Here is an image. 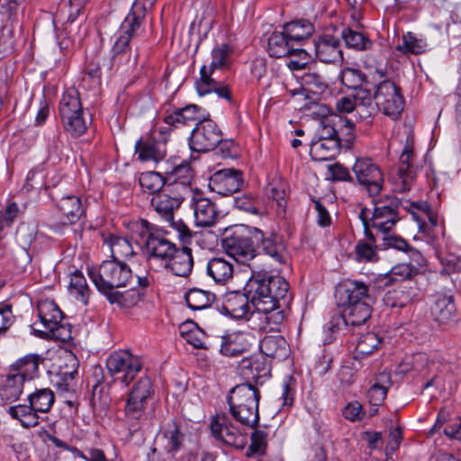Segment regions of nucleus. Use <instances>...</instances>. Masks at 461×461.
<instances>
[{"instance_id":"nucleus-1","label":"nucleus","mask_w":461,"mask_h":461,"mask_svg":"<svg viewBox=\"0 0 461 461\" xmlns=\"http://www.w3.org/2000/svg\"><path fill=\"white\" fill-rule=\"evenodd\" d=\"M88 275L96 289L111 303L125 308L140 302L144 296L142 290L150 285L147 276L133 275L122 260H104L98 267L89 268Z\"/></svg>"},{"instance_id":"nucleus-2","label":"nucleus","mask_w":461,"mask_h":461,"mask_svg":"<svg viewBox=\"0 0 461 461\" xmlns=\"http://www.w3.org/2000/svg\"><path fill=\"white\" fill-rule=\"evenodd\" d=\"M250 302L269 330H278L285 320L281 306L289 303V284L280 276L253 278L249 284Z\"/></svg>"},{"instance_id":"nucleus-3","label":"nucleus","mask_w":461,"mask_h":461,"mask_svg":"<svg viewBox=\"0 0 461 461\" xmlns=\"http://www.w3.org/2000/svg\"><path fill=\"white\" fill-rule=\"evenodd\" d=\"M360 102L358 118L366 123H371L374 115L381 110L385 115L397 119L404 107L403 97L399 87L390 80H384L370 89H359L357 95Z\"/></svg>"},{"instance_id":"nucleus-4","label":"nucleus","mask_w":461,"mask_h":461,"mask_svg":"<svg viewBox=\"0 0 461 461\" xmlns=\"http://www.w3.org/2000/svg\"><path fill=\"white\" fill-rule=\"evenodd\" d=\"M260 392L250 383L237 384L230 389L227 401L231 416L241 425L254 429L259 422Z\"/></svg>"},{"instance_id":"nucleus-5","label":"nucleus","mask_w":461,"mask_h":461,"mask_svg":"<svg viewBox=\"0 0 461 461\" xmlns=\"http://www.w3.org/2000/svg\"><path fill=\"white\" fill-rule=\"evenodd\" d=\"M260 240V230L240 224L225 230L221 245L238 263L248 264L257 256L256 247Z\"/></svg>"},{"instance_id":"nucleus-6","label":"nucleus","mask_w":461,"mask_h":461,"mask_svg":"<svg viewBox=\"0 0 461 461\" xmlns=\"http://www.w3.org/2000/svg\"><path fill=\"white\" fill-rule=\"evenodd\" d=\"M185 198V194H180L174 188L166 185L164 190L153 194L150 203L162 221L177 231L178 237L183 242L187 243L194 234L181 219L175 220V212Z\"/></svg>"},{"instance_id":"nucleus-7","label":"nucleus","mask_w":461,"mask_h":461,"mask_svg":"<svg viewBox=\"0 0 461 461\" xmlns=\"http://www.w3.org/2000/svg\"><path fill=\"white\" fill-rule=\"evenodd\" d=\"M139 235L142 241V250L149 261H160L167 266L170 258L176 253V246L167 240L164 233L146 220H141Z\"/></svg>"},{"instance_id":"nucleus-8","label":"nucleus","mask_w":461,"mask_h":461,"mask_svg":"<svg viewBox=\"0 0 461 461\" xmlns=\"http://www.w3.org/2000/svg\"><path fill=\"white\" fill-rule=\"evenodd\" d=\"M59 113L64 128L71 136L79 137L86 132L87 124L77 89L68 88L64 91L59 100Z\"/></svg>"},{"instance_id":"nucleus-9","label":"nucleus","mask_w":461,"mask_h":461,"mask_svg":"<svg viewBox=\"0 0 461 461\" xmlns=\"http://www.w3.org/2000/svg\"><path fill=\"white\" fill-rule=\"evenodd\" d=\"M39 321L33 323L35 331L41 333V337L52 336L66 340L70 336L61 324L63 313L52 300H41L37 305Z\"/></svg>"},{"instance_id":"nucleus-10","label":"nucleus","mask_w":461,"mask_h":461,"mask_svg":"<svg viewBox=\"0 0 461 461\" xmlns=\"http://www.w3.org/2000/svg\"><path fill=\"white\" fill-rule=\"evenodd\" d=\"M375 207L372 217L367 222L363 220L364 226L369 227L384 235L389 233L400 220L399 206L400 201L396 197L388 196L374 202Z\"/></svg>"},{"instance_id":"nucleus-11","label":"nucleus","mask_w":461,"mask_h":461,"mask_svg":"<svg viewBox=\"0 0 461 461\" xmlns=\"http://www.w3.org/2000/svg\"><path fill=\"white\" fill-rule=\"evenodd\" d=\"M142 360L140 357L131 354L128 350L113 352L106 360V367L109 374L124 384L125 386L135 378L142 368Z\"/></svg>"},{"instance_id":"nucleus-12","label":"nucleus","mask_w":461,"mask_h":461,"mask_svg":"<svg viewBox=\"0 0 461 461\" xmlns=\"http://www.w3.org/2000/svg\"><path fill=\"white\" fill-rule=\"evenodd\" d=\"M154 393L153 384L149 377L141 376L129 393L124 407V415L128 422L140 420L145 412L148 400Z\"/></svg>"},{"instance_id":"nucleus-13","label":"nucleus","mask_w":461,"mask_h":461,"mask_svg":"<svg viewBox=\"0 0 461 461\" xmlns=\"http://www.w3.org/2000/svg\"><path fill=\"white\" fill-rule=\"evenodd\" d=\"M169 131L167 127H156L149 134L140 139L135 145L138 158L142 162L162 160L167 153L166 142Z\"/></svg>"},{"instance_id":"nucleus-14","label":"nucleus","mask_w":461,"mask_h":461,"mask_svg":"<svg viewBox=\"0 0 461 461\" xmlns=\"http://www.w3.org/2000/svg\"><path fill=\"white\" fill-rule=\"evenodd\" d=\"M221 140V131L217 124L204 117L193 130L189 145L194 151L206 152L215 149Z\"/></svg>"},{"instance_id":"nucleus-15","label":"nucleus","mask_w":461,"mask_h":461,"mask_svg":"<svg viewBox=\"0 0 461 461\" xmlns=\"http://www.w3.org/2000/svg\"><path fill=\"white\" fill-rule=\"evenodd\" d=\"M352 170L358 184L366 188L369 195L375 196L382 191L384 175L380 167L371 158H357Z\"/></svg>"},{"instance_id":"nucleus-16","label":"nucleus","mask_w":461,"mask_h":461,"mask_svg":"<svg viewBox=\"0 0 461 461\" xmlns=\"http://www.w3.org/2000/svg\"><path fill=\"white\" fill-rule=\"evenodd\" d=\"M210 428L213 437L227 445L242 449L247 444V432L234 425L224 414L216 415Z\"/></svg>"},{"instance_id":"nucleus-17","label":"nucleus","mask_w":461,"mask_h":461,"mask_svg":"<svg viewBox=\"0 0 461 461\" xmlns=\"http://www.w3.org/2000/svg\"><path fill=\"white\" fill-rule=\"evenodd\" d=\"M188 197H190V207L194 211L195 225L205 228L215 225L219 218L216 204L199 190L194 191Z\"/></svg>"},{"instance_id":"nucleus-18","label":"nucleus","mask_w":461,"mask_h":461,"mask_svg":"<svg viewBox=\"0 0 461 461\" xmlns=\"http://www.w3.org/2000/svg\"><path fill=\"white\" fill-rule=\"evenodd\" d=\"M79 362L72 352H65L57 361L55 385L62 392H74Z\"/></svg>"},{"instance_id":"nucleus-19","label":"nucleus","mask_w":461,"mask_h":461,"mask_svg":"<svg viewBox=\"0 0 461 461\" xmlns=\"http://www.w3.org/2000/svg\"><path fill=\"white\" fill-rule=\"evenodd\" d=\"M414 157L412 144L407 140L399 158V168L393 180L395 192L405 193L411 190L416 176L413 166Z\"/></svg>"},{"instance_id":"nucleus-20","label":"nucleus","mask_w":461,"mask_h":461,"mask_svg":"<svg viewBox=\"0 0 461 461\" xmlns=\"http://www.w3.org/2000/svg\"><path fill=\"white\" fill-rule=\"evenodd\" d=\"M243 185L241 171L233 168L218 170L209 180L210 188L222 196L240 191Z\"/></svg>"},{"instance_id":"nucleus-21","label":"nucleus","mask_w":461,"mask_h":461,"mask_svg":"<svg viewBox=\"0 0 461 461\" xmlns=\"http://www.w3.org/2000/svg\"><path fill=\"white\" fill-rule=\"evenodd\" d=\"M239 372L246 383L257 384H263L271 375L270 365L262 356L243 358L239 364Z\"/></svg>"},{"instance_id":"nucleus-22","label":"nucleus","mask_w":461,"mask_h":461,"mask_svg":"<svg viewBox=\"0 0 461 461\" xmlns=\"http://www.w3.org/2000/svg\"><path fill=\"white\" fill-rule=\"evenodd\" d=\"M167 186L172 187L187 197L197 189H193L191 184L194 178V171L189 162L183 161L166 172Z\"/></svg>"},{"instance_id":"nucleus-23","label":"nucleus","mask_w":461,"mask_h":461,"mask_svg":"<svg viewBox=\"0 0 461 461\" xmlns=\"http://www.w3.org/2000/svg\"><path fill=\"white\" fill-rule=\"evenodd\" d=\"M205 117L204 111L196 104H187L182 108H176L164 117V122L167 126L178 128L190 126L201 122Z\"/></svg>"},{"instance_id":"nucleus-24","label":"nucleus","mask_w":461,"mask_h":461,"mask_svg":"<svg viewBox=\"0 0 461 461\" xmlns=\"http://www.w3.org/2000/svg\"><path fill=\"white\" fill-rule=\"evenodd\" d=\"M56 208L62 225L75 224L85 212L80 198L76 195H67L57 200Z\"/></svg>"},{"instance_id":"nucleus-25","label":"nucleus","mask_w":461,"mask_h":461,"mask_svg":"<svg viewBox=\"0 0 461 461\" xmlns=\"http://www.w3.org/2000/svg\"><path fill=\"white\" fill-rule=\"evenodd\" d=\"M316 58L323 63H336L343 59L340 41L331 35L319 37L314 42Z\"/></svg>"},{"instance_id":"nucleus-26","label":"nucleus","mask_w":461,"mask_h":461,"mask_svg":"<svg viewBox=\"0 0 461 461\" xmlns=\"http://www.w3.org/2000/svg\"><path fill=\"white\" fill-rule=\"evenodd\" d=\"M412 219L417 222L421 233L429 234L430 229L438 225V217L425 201L413 202L405 206Z\"/></svg>"},{"instance_id":"nucleus-27","label":"nucleus","mask_w":461,"mask_h":461,"mask_svg":"<svg viewBox=\"0 0 461 461\" xmlns=\"http://www.w3.org/2000/svg\"><path fill=\"white\" fill-rule=\"evenodd\" d=\"M256 339L250 333L239 332L222 338L221 353L227 357H236L250 349Z\"/></svg>"},{"instance_id":"nucleus-28","label":"nucleus","mask_w":461,"mask_h":461,"mask_svg":"<svg viewBox=\"0 0 461 461\" xmlns=\"http://www.w3.org/2000/svg\"><path fill=\"white\" fill-rule=\"evenodd\" d=\"M42 360L38 354H28L14 362L9 367V373L20 377L23 382L31 381L39 375V365Z\"/></svg>"},{"instance_id":"nucleus-29","label":"nucleus","mask_w":461,"mask_h":461,"mask_svg":"<svg viewBox=\"0 0 461 461\" xmlns=\"http://www.w3.org/2000/svg\"><path fill=\"white\" fill-rule=\"evenodd\" d=\"M221 311L233 319H244L249 313V300L240 292H230L222 299Z\"/></svg>"},{"instance_id":"nucleus-30","label":"nucleus","mask_w":461,"mask_h":461,"mask_svg":"<svg viewBox=\"0 0 461 461\" xmlns=\"http://www.w3.org/2000/svg\"><path fill=\"white\" fill-rule=\"evenodd\" d=\"M266 194L276 205L278 213H285L289 198V184L280 176H275L266 188Z\"/></svg>"},{"instance_id":"nucleus-31","label":"nucleus","mask_w":461,"mask_h":461,"mask_svg":"<svg viewBox=\"0 0 461 461\" xmlns=\"http://www.w3.org/2000/svg\"><path fill=\"white\" fill-rule=\"evenodd\" d=\"M403 366H410V369L420 374L423 377H429L425 387H429L433 384L434 379L438 372L439 365L429 358L427 354L420 352L414 354L410 359L407 358Z\"/></svg>"},{"instance_id":"nucleus-32","label":"nucleus","mask_w":461,"mask_h":461,"mask_svg":"<svg viewBox=\"0 0 461 461\" xmlns=\"http://www.w3.org/2000/svg\"><path fill=\"white\" fill-rule=\"evenodd\" d=\"M206 274L215 284L225 285L233 276V265L223 258L214 257L207 262Z\"/></svg>"},{"instance_id":"nucleus-33","label":"nucleus","mask_w":461,"mask_h":461,"mask_svg":"<svg viewBox=\"0 0 461 461\" xmlns=\"http://www.w3.org/2000/svg\"><path fill=\"white\" fill-rule=\"evenodd\" d=\"M261 352L271 358L285 359L290 353L289 346L281 335L265 336L260 342Z\"/></svg>"},{"instance_id":"nucleus-34","label":"nucleus","mask_w":461,"mask_h":461,"mask_svg":"<svg viewBox=\"0 0 461 461\" xmlns=\"http://www.w3.org/2000/svg\"><path fill=\"white\" fill-rule=\"evenodd\" d=\"M455 304L452 295L436 294L430 307L434 320L439 323L450 321L455 312Z\"/></svg>"},{"instance_id":"nucleus-35","label":"nucleus","mask_w":461,"mask_h":461,"mask_svg":"<svg viewBox=\"0 0 461 461\" xmlns=\"http://www.w3.org/2000/svg\"><path fill=\"white\" fill-rule=\"evenodd\" d=\"M340 140H320L311 143L310 155L315 161L330 160L339 152Z\"/></svg>"},{"instance_id":"nucleus-36","label":"nucleus","mask_w":461,"mask_h":461,"mask_svg":"<svg viewBox=\"0 0 461 461\" xmlns=\"http://www.w3.org/2000/svg\"><path fill=\"white\" fill-rule=\"evenodd\" d=\"M194 260L191 249L183 248L182 249H176V253L166 267H169L172 273L178 276H187L193 269Z\"/></svg>"},{"instance_id":"nucleus-37","label":"nucleus","mask_w":461,"mask_h":461,"mask_svg":"<svg viewBox=\"0 0 461 461\" xmlns=\"http://www.w3.org/2000/svg\"><path fill=\"white\" fill-rule=\"evenodd\" d=\"M24 382L20 377H15L9 372L0 384V400L4 403L17 401L23 392Z\"/></svg>"},{"instance_id":"nucleus-38","label":"nucleus","mask_w":461,"mask_h":461,"mask_svg":"<svg viewBox=\"0 0 461 461\" xmlns=\"http://www.w3.org/2000/svg\"><path fill=\"white\" fill-rule=\"evenodd\" d=\"M365 234L367 239L360 240L355 247L356 260L358 262H373L378 258L375 249V239L369 227L366 225Z\"/></svg>"},{"instance_id":"nucleus-39","label":"nucleus","mask_w":461,"mask_h":461,"mask_svg":"<svg viewBox=\"0 0 461 461\" xmlns=\"http://www.w3.org/2000/svg\"><path fill=\"white\" fill-rule=\"evenodd\" d=\"M7 413L14 420H19L23 428L30 429L40 423V415L32 405L17 404L8 408Z\"/></svg>"},{"instance_id":"nucleus-40","label":"nucleus","mask_w":461,"mask_h":461,"mask_svg":"<svg viewBox=\"0 0 461 461\" xmlns=\"http://www.w3.org/2000/svg\"><path fill=\"white\" fill-rule=\"evenodd\" d=\"M195 87L199 95H205L215 92L220 97L230 99L229 89L224 86H219L218 83L209 76L207 66L201 68L200 79L196 81Z\"/></svg>"},{"instance_id":"nucleus-41","label":"nucleus","mask_w":461,"mask_h":461,"mask_svg":"<svg viewBox=\"0 0 461 461\" xmlns=\"http://www.w3.org/2000/svg\"><path fill=\"white\" fill-rule=\"evenodd\" d=\"M104 243L111 251V260H122L131 258L134 255V249L131 242L124 237L111 235L105 239Z\"/></svg>"},{"instance_id":"nucleus-42","label":"nucleus","mask_w":461,"mask_h":461,"mask_svg":"<svg viewBox=\"0 0 461 461\" xmlns=\"http://www.w3.org/2000/svg\"><path fill=\"white\" fill-rule=\"evenodd\" d=\"M32 409L40 413H48L55 402V394L50 388L36 389L27 396Z\"/></svg>"},{"instance_id":"nucleus-43","label":"nucleus","mask_w":461,"mask_h":461,"mask_svg":"<svg viewBox=\"0 0 461 461\" xmlns=\"http://www.w3.org/2000/svg\"><path fill=\"white\" fill-rule=\"evenodd\" d=\"M418 296V289L414 285H401L397 289L389 291L385 296V303L391 307L402 308Z\"/></svg>"},{"instance_id":"nucleus-44","label":"nucleus","mask_w":461,"mask_h":461,"mask_svg":"<svg viewBox=\"0 0 461 461\" xmlns=\"http://www.w3.org/2000/svg\"><path fill=\"white\" fill-rule=\"evenodd\" d=\"M291 41L285 35V32H274L268 38L267 52L270 57L276 59L285 58L293 51Z\"/></svg>"},{"instance_id":"nucleus-45","label":"nucleus","mask_w":461,"mask_h":461,"mask_svg":"<svg viewBox=\"0 0 461 461\" xmlns=\"http://www.w3.org/2000/svg\"><path fill=\"white\" fill-rule=\"evenodd\" d=\"M344 318L346 324L350 326H358L365 323L371 316V306L369 303H349L344 304Z\"/></svg>"},{"instance_id":"nucleus-46","label":"nucleus","mask_w":461,"mask_h":461,"mask_svg":"<svg viewBox=\"0 0 461 461\" xmlns=\"http://www.w3.org/2000/svg\"><path fill=\"white\" fill-rule=\"evenodd\" d=\"M346 301L344 304L366 303L371 302L368 294V287L363 282L349 280L345 285L344 291Z\"/></svg>"},{"instance_id":"nucleus-47","label":"nucleus","mask_w":461,"mask_h":461,"mask_svg":"<svg viewBox=\"0 0 461 461\" xmlns=\"http://www.w3.org/2000/svg\"><path fill=\"white\" fill-rule=\"evenodd\" d=\"M68 292L77 301L85 305L87 304L90 290L84 275L79 270H76L71 274Z\"/></svg>"},{"instance_id":"nucleus-48","label":"nucleus","mask_w":461,"mask_h":461,"mask_svg":"<svg viewBox=\"0 0 461 461\" xmlns=\"http://www.w3.org/2000/svg\"><path fill=\"white\" fill-rule=\"evenodd\" d=\"M390 385L391 378L389 374H379L376 377L375 383L367 391L369 402L374 406L381 405L387 395V391Z\"/></svg>"},{"instance_id":"nucleus-49","label":"nucleus","mask_w":461,"mask_h":461,"mask_svg":"<svg viewBox=\"0 0 461 461\" xmlns=\"http://www.w3.org/2000/svg\"><path fill=\"white\" fill-rule=\"evenodd\" d=\"M313 31V25L307 20L293 21L284 25V32L291 42L308 39Z\"/></svg>"},{"instance_id":"nucleus-50","label":"nucleus","mask_w":461,"mask_h":461,"mask_svg":"<svg viewBox=\"0 0 461 461\" xmlns=\"http://www.w3.org/2000/svg\"><path fill=\"white\" fill-rule=\"evenodd\" d=\"M417 274L418 268L408 263L398 264L381 278V282L388 286L395 282L410 280Z\"/></svg>"},{"instance_id":"nucleus-51","label":"nucleus","mask_w":461,"mask_h":461,"mask_svg":"<svg viewBox=\"0 0 461 461\" xmlns=\"http://www.w3.org/2000/svg\"><path fill=\"white\" fill-rule=\"evenodd\" d=\"M395 49L404 55H419L428 50V43L425 39L418 38L413 32H409L403 34L402 43H399Z\"/></svg>"},{"instance_id":"nucleus-52","label":"nucleus","mask_w":461,"mask_h":461,"mask_svg":"<svg viewBox=\"0 0 461 461\" xmlns=\"http://www.w3.org/2000/svg\"><path fill=\"white\" fill-rule=\"evenodd\" d=\"M259 242L262 244L263 251L276 262L280 264L286 263L288 257L285 248L276 237L265 238L262 233V240Z\"/></svg>"},{"instance_id":"nucleus-53","label":"nucleus","mask_w":461,"mask_h":461,"mask_svg":"<svg viewBox=\"0 0 461 461\" xmlns=\"http://www.w3.org/2000/svg\"><path fill=\"white\" fill-rule=\"evenodd\" d=\"M185 298L190 309L198 311L209 307L215 300V295L208 291L193 288L185 294Z\"/></svg>"},{"instance_id":"nucleus-54","label":"nucleus","mask_w":461,"mask_h":461,"mask_svg":"<svg viewBox=\"0 0 461 461\" xmlns=\"http://www.w3.org/2000/svg\"><path fill=\"white\" fill-rule=\"evenodd\" d=\"M131 41L117 32L115 41L111 49V60L113 65L128 63L131 60Z\"/></svg>"},{"instance_id":"nucleus-55","label":"nucleus","mask_w":461,"mask_h":461,"mask_svg":"<svg viewBox=\"0 0 461 461\" xmlns=\"http://www.w3.org/2000/svg\"><path fill=\"white\" fill-rule=\"evenodd\" d=\"M142 18L143 16L140 14H137L136 12H131L122 23L117 32L126 36L131 41H133L143 32Z\"/></svg>"},{"instance_id":"nucleus-56","label":"nucleus","mask_w":461,"mask_h":461,"mask_svg":"<svg viewBox=\"0 0 461 461\" xmlns=\"http://www.w3.org/2000/svg\"><path fill=\"white\" fill-rule=\"evenodd\" d=\"M343 123V117L338 114L321 119L318 129L320 140H340L339 124Z\"/></svg>"},{"instance_id":"nucleus-57","label":"nucleus","mask_w":461,"mask_h":461,"mask_svg":"<svg viewBox=\"0 0 461 461\" xmlns=\"http://www.w3.org/2000/svg\"><path fill=\"white\" fill-rule=\"evenodd\" d=\"M382 343V339L375 332H366L361 335L357 342V357H364L376 351Z\"/></svg>"},{"instance_id":"nucleus-58","label":"nucleus","mask_w":461,"mask_h":461,"mask_svg":"<svg viewBox=\"0 0 461 461\" xmlns=\"http://www.w3.org/2000/svg\"><path fill=\"white\" fill-rule=\"evenodd\" d=\"M139 183L143 191L150 194L158 193L166 185L167 178L154 171L143 172L140 175Z\"/></svg>"},{"instance_id":"nucleus-59","label":"nucleus","mask_w":461,"mask_h":461,"mask_svg":"<svg viewBox=\"0 0 461 461\" xmlns=\"http://www.w3.org/2000/svg\"><path fill=\"white\" fill-rule=\"evenodd\" d=\"M165 437L167 439V449L172 455H176L178 451L185 447L188 440V437L181 428L176 423L173 424L172 429H169L165 433Z\"/></svg>"},{"instance_id":"nucleus-60","label":"nucleus","mask_w":461,"mask_h":461,"mask_svg":"<svg viewBox=\"0 0 461 461\" xmlns=\"http://www.w3.org/2000/svg\"><path fill=\"white\" fill-rule=\"evenodd\" d=\"M232 49L227 44H221L212 50V62L207 67L209 76L218 68H223L229 66Z\"/></svg>"},{"instance_id":"nucleus-61","label":"nucleus","mask_w":461,"mask_h":461,"mask_svg":"<svg viewBox=\"0 0 461 461\" xmlns=\"http://www.w3.org/2000/svg\"><path fill=\"white\" fill-rule=\"evenodd\" d=\"M342 37L348 47L357 50H368L372 46V41L367 37L350 28L343 31Z\"/></svg>"},{"instance_id":"nucleus-62","label":"nucleus","mask_w":461,"mask_h":461,"mask_svg":"<svg viewBox=\"0 0 461 461\" xmlns=\"http://www.w3.org/2000/svg\"><path fill=\"white\" fill-rule=\"evenodd\" d=\"M302 81L310 92L316 95L323 94L328 89V83L325 77L316 71L305 73Z\"/></svg>"},{"instance_id":"nucleus-63","label":"nucleus","mask_w":461,"mask_h":461,"mask_svg":"<svg viewBox=\"0 0 461 461\" xmlns=\"http://www.w3.org/2000/svg\"><path fill=\"white\" fill-rule=\"evenodd\" d=\"M340 81L348 88H352L354 93H357V89H366L361 86L364 81V75L357 69L346 68L340 73Z\"/></svg>"},{"instance_id":"nucleus-64","label":"nucleus","mask_w":461,"mask_h":461,"mask_svg":"<svg viewBox=\"0 0 461 461\" xmlns=\"http://www.w3.org/2000/svg\"><path fill=\"white\" fill-rule=\"evenodd\" d=\"M286 58V65L291 70L303 69L311 61V56L303 49L293 48V51Z\"/></svg>"}]
</instances>
